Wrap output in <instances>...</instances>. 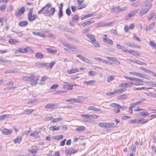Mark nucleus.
<instances>
[{
	"instance_id": "nucleus-1",
	"label": "nucleus",
	"mask_w": 156,
	"mask_h": 156,
	"mask_svg": "<svg viewBox=\"0 0 156 156\" xmlns=\"http://www.w3.org/2000/svg\"><path fill=\"white\" fill-rule=\"evenodd\" d=\"M51 6L52 5L50 3L47 4L44 7H43L41 9L38 11V14H40L42 12H43V13L44 14L49 13V9L51 7Z\"/></svg>"
},
{
	"instance_id": "nucleus-2",
	"label": "nucleus",
	"mask_w": 156,
	"mask_h": 156,
	"mask_svg": "<svg viewBox=\"0 0 156 156\" xmlns=\"http://www.w3.org/2000/svg\"><path fill=\"white\" fill-rule=\"evenodd\" d=\"M98 125L101 127L108 129L115 127V123L114 122H112L111 123L106 122H99Z\"/></svg>"
},
{
	"instance_id": "nucleus-3",
	"label": "nucleus",
	"mask_w": 156,
	"mask_h": 156,
	"mask_svg": "<svg viewBox=\"0 0 156 156\" xmlns=\"http://www.w3.org/2000/svg\"><path fill=\"white\" fill-rule=\"evenodd\" d=\"M131 83L132 84V85L135 86L143 85L144 82L142 80L136 78H133L131 82Z\"/></svg>"
},
{
	"instance_id": "nucleus-4",
	"label": "nucleus",
	"mask_w": 156,
	"mask_h": 156,
	"mask_svg": "<svg viewBox=\"0 0 156 156\" xmlns=\"http://www.w3.org/2000/svg\"><path fill=\"white\" fill-rule=\"evenodd\" d=\"M151 6V4H150L149 5L148 7H147L143 5V7L140 10L139 13L140 16H142L146 13L150 9Z\"/></svg>"
},
{
	"instance_id": "nucleus-5",
	"label": "nucleus",
	"mask_w": 156,
	"mask_h": 156,
	"mask_svg": "<svg viewBox=\"0 0 156 156\" xmlns=\"http://www.w3.org/2000/svg\"><path fill=\"white\" fill-rule=\"evenodd\" d=\"M33 10L30 9V12L28 13L27 17L29 21H33L36 19V16L35 14L32 15Z\"/></svg>"
},
{
	"instance_id": "nucleus-6",
	"label": "nucleus",
	"mask_w": 156,
	"mask_h": 156,
	"mask_svg": "<svg viewBox=\"0 0 156 156\" xmlns=\"http://www.w3.org/2000/svg\"><path fill=\"white\" fill-rule=\"evenodd\" d=\"M25 11V9L24 7H21L20 9L17 10L15 13V16L17 17H20Z\"/></svg>"
},
{
	"instance_id": "nucleus-7",
	"label": "nucleus",
	"mask_w": 156,
	"mask_h": 156,
	"mask_svg": "<svg viewBox=\"0 0 156 156\" xmlns=\"http://www.w3.org/2000/svg\"><path fill=\"white\" fill-rule=\"evenodd\" d=\"M58 106V105L57 104H49L46 105L45 106V108L47 109H56L59 108Z\"/></svg>"
},
{
	"instance_id": "nucleus-8",
	"label": "nucleus",
	"mask_w": 156,
	"mask_h": 156,
	"mask_svg": "<svg viewBox=\"0 0 156 156\" xmlns=\"http://www.w3.org/2000/svg\"><path fill=\"white\" fill-rule=\"evenodd\" d=\"M129 73L133 75L142 78H147L145 77V76L144 75L140 73L136 72H129Z\"/></svg>"
},
{
	"instance_id": "nucleus-9",
	"label": "nucleus",
	"mask_w": 156,
	"mask_h": 156,
	"mask_svg": "<svg viewBox=\"0 0 156 156\" xmlns=\"http://www.w3.org/2000/svg\"><path fill=\"white\" fill-rule=\"evenodd\" d=\"M76 150L72 148H71L66 150L65 151V152L66 154L67 155H69L76 153Z\"/></svg>"
},
{
	"instance_id": "nucleus-10",
	"label": "nucleus",
	"mask_w": 156,
	"mask_h": 156,
	"mask_svg": "<svg viewBox=\"0 0 156 156\" xmlns=\"http://www.w3.org/2000/svg\"><path fill=\"white\" fill-rule=\"evenodd\" d=\"M35 79L34 76H25L22 77V79L25 81H31Z\"/></svg>"
},
{
	"instance_id": "nucleus-11",
	"label": "nucleus",
	"mask_w": 156,
	"mask_h": 156,
	"mask_svg": "<svg viewBox=\"0 0 156 156\" xmlns=\"http://www.w3.org/2000/svg\"><path fill=\"white\" fill-rule=\"evenodd\" d=\"M2 132L4 134L11 135L12 132V130L11 129H8L6 128H5L2 130Z\"/></svg>"
},
{
	"instance_id": "nucleus-12",
	"label": "nucleus",
	"mask_w": 156,
	"mask_h": 156,
	"mask_svg": "<svg viewBox=\"0 0 156 156\" xmlns=\"http://www.w3.org/2000/svg\"><path fill=\"white\" fill-rule=\"evenodd\" d=\"M83 1V0L81 1L80 0H77V2L78 4V6L79 7L78 9H81L85 7L86 6L85 5L82 4Z\"/></svg>"
},
{
	"instance_id": "nucleus-13",
	"label": "nucleus",
	"mask_w": 156,
	"mask_h": 156,
	"mask_svg": "<svg viewBox=\"0 0 156 156\" xmlns=\"http://www.w3.org/2000/svg\"><path fill=\"white\" fill-rule=\"evenodd\" d=\"M153 0H145L144 2V3L143 4V5L147 7H148L149 5L151 4V9L152 6V4H151V2Z\"/></svg>"
},
{
	"instance_id": "nucleus-14",
	"label": "nucleus",
	"mask_w": 156,
	"mask_h": 156,
	"mask_svg": "<svg viewBox=\"0 0 156 156\" xmlns=\"http://www.w3.org/2000/svg\"><path fill=\"white\" fill-rule=\"evenodd\" d=\"M40 131H36L33 132L30 134V136L34 137L35 138L37 139L39 137V133H40Z\"/></svg>"
},
{
	"instance_id": "nucleus-15",
	"label": "nucleus",
	"mask_w": 156,
	"mask_h": 156,
	"mask_svg": "<svg viewBox=\"0 0 156 156\" xmlns=\"http://www.w3.org/2000/svg\"><path fill=\"white\" fill-rule=\"evenodd\" d=\"M66 102H71L72 103L76 102L77 103H82V102L81 101L75 99H67L66 100Z\"/></svg>"
},
{
	"instance_id": "nucleus-16",
	"label": "nucleus",
	"mask_w": 156,
	"mask_h": 156,
	"mask_svg": "<svg viewBox=\"0 0 156 156\" xmlns=\"http://www.w3.org/2000/svg\"><path fill=\"white\" fill-rule=\"evenodd\" d=\"M110 23H107L104 22H100L97 24V27H100L107 26L109 25Z\"/></svg>"
},
{
	"instance_id": "nucleus-17",
	"label": "nucleus",
	"mask_w": 156,
	"mask_h": 156,
	"mask_svg": "<svg viewBox=\"0 0 156 156\" xmlns=\"http://www.w3.org/2000/svg\"><path fill=\"white\" fill-rule=\"evenodd\" d=\"M120 10H121L120 7H115L111 9V11L112 12L114 13H119L120 12Z\"/></svg>"
},
{
	"instance_id": "nucleus-18",
	"label": "nucleus",
	"mask_w": 156,
	"mask_h": 156,
	"mask_svg": "<svg viewBox=\"0 0 156 156\" xmlns=\"http://www.w3.org/2000/svg\"><path fill=\"white\" fill-rule=\"evenodd\" d=\"M79 71V70L77 68L72 69L69 70L67 71V73L69 74H72L73 73H75Z\"/></svg>"
},
{
	"instance_id": "nucleus-19",
	"label": "nucleus",
	"mask_w": 156,
	"mask_h": 156,
	"mask_svg": "<svg viewBox=\"0 0 156 156\" xmlns=\"http://www.w3.org/2000/svg\"><path fill=\"white\" fill-rule=\"evenodd\" d=\"M126 90V89L124 88H119L117 90H115V93H116V94H120L122 93L123 92H124L125 90Z\"/></svg>"
},
{
	"instance_id": "nucleus-20",
	"label": "nucleus",
	"mask_w": 156,
	"mask_h": 156,
	"mask_svg": "<svg viewBox=\"0 0 156 156\" xmlns=\"http://www.w3.org/2000/svg\"><path fill=\"white\" fill-rule=\"evenodd\" d=\"M63 44L66 47L68 48H69L71 49H76L77 48L76 47L72 45L71 44H69L67 43H63Z\"/></svg>"
},
{
	"instance_id": "nucleus-21",
	"label": "nucleus",
	"mask_w": 156,
	"mask_h": 156,
	"mask_svg": "<svg viewBox=\"0 0 156 156\" xmlns=\"http://www.w3.org/2000/svg\"><path fill=\"white\" fill-rule=\"evenodd\" d=\"M86 36L91 41V43L96 40L94 36L92 34H87Z\"/></svg>"
},
{
	"instance_id": "nucleus-22",
	"label": "nucleus",
	"mask_w": 156,
	"mask_h": 156,
	"mask_svg": "<svg viewBox=\"0 0 156 156\" xmlns=\"http://www.w3.org/2000/svg\"><path fill=\"white\" fill-rule=\"evenodd\" d=\"M110 106L112 108H114L120 109L121 107V105H120L115 103L111 104L110 105Z\"/></svg>"
},
{
	"instance_id": "nucleus-23",
	"label": "nucleus",
	"mask_w": 156,
	"mask_h": 156,
	"mask_svg": "<svg viewBox=\"0 0 156 156\" xmlns=\"http://www.w3.org/2000/svg\"><path fill=\"white\" fill-rule=\"evenodd\" d=\"M94 22V21L93 20L88 21L83 23L81 25L83 27H84L86 26H88L90 25L91 23H93Z\"/></svg>"
},
{
	"instance_id": "nucleus-24",
	"label": "nucleus",
	"mask_w": 156,
	"mask_h": 156,
	"mask_svg": "<svg viewBox=\"0 0 156 156\" xmlns=\"http://www.w3.org/2000/svg\"><path fill=\"white\" fill-rule=\"evenodd\" d=\"M127 98V95L126 94H124L122 95L119 96L117 98V99L119 100H124L126 99Z\"/></svg>"
},
{
	"instance_id": "nucleus-25",
	"label": "nucleus",
	"mask_w": 156,
	"mask_h": 156,
	"mask_svg": "<svg viewBox=\"0 0 156 156\" xmlns=\"http://www.w3.org/2000/svg\"><path fill=\"white\" fill-rule=\"evenodd\" d=\"M9 42L12 44H15L19 42V41L14 39L10 38L9 41Z\"/></svg>"
},
{
	"instance_id": "nucleus-26",
	"label": "nucleus",
	"mask_w": 156,
	"mask_h": 156,
	"mask_svg": "<svg viewBox=\"0 0 156 156\" xmlns=\"http://www.w3.org/2000/svg\"><path fill=\"white\" fill-rule=\"evenodd\" d=\"M96 83L95 80H90L88 81H85L83 82L84 83H85L88 85H93Z\"/></svg>"
},
{
	"instance_id": "nucleus-27",
	"label": "nucleus",
	"mask_w": 156,
	"mask_h": 156,
	"mask_svg": "<svg viewBox=\"0 0 156 156\" xmlns=\"http://www.w3.org/2000/svg\"><path fill=\"white\" fill-rule=\"evenodd\" d=\"M63 118L62 117H58L57 118H54L51 121V122L55 123L57 122H59L60 121L62 120Z\"/></svg>"
},
{
	"instance_id": "nucleus-28",
	"label": "nucleus",
	"mask_w": 156,
	"mask_h": 156,
	"mask_svg": "<svg viewBox=\"0 0 156 156\" xmlns=\"http://www.w3.org/2000/svg\"><path fill=\"white\" fill-rule=\"evenodd\" d=\"M49 129L50 130L52 131H54L55 130H59L60 129V127L55 126H51L49 127Z\"/></svg>"
},
{
	"instance_id": "nucleus-29",
	"label": "nucleus",
	"mask_w": 156,
	"mask_h": 156,
	"mask_svg": "<svg viewBox=\"0 0 156 156\" xmlns=\"http://www.w3.org/2000/svg\"><path fill=\"white\" fill-rule=\"evenodd\" d=\"M134 63H135L140 65H145V66L147 65V64L146 63L142 62L138 60L134 59Z\"/></svg>"
},
{
	"instance_id": "nucleus-30",
	"label": "nucleus",
	"mask_w": 156,
	"mask_h": 156,
	"mask_svg": "<svg viewBox=\"0 0 156 156\" xmlns=\"http://www.w3.org/2000/svg\"><path fill=\"white\" fill-rule=\"evenodd\" d=\"M73 86H71L69 84H66L63 86V88L68 90H71L73 89Z\"/></svg>"
},
{
	"instance_id": "nucleus-31",
	"label": "nucleus",
	"mask_w": 156,
	"mask_h": 156,
	"mask_svg": "<svg viewBox=\"0 0 156 156\" xmlns=\"http://www.w3.org/2000/svg\"><path fill=\"white\" fill-rule=\"evenodd\" d=\"M129 53L130 54L132 55H133L136 56H140V53H139L138 52L135 51L133 50L129 51Z\"/></svg>"
},
{
	"instance_id": "nucleus-32",
	"label": "nucleus",
	"mask_w": 156,
	"mask_h": 156,
	"mask_svg": "<svg viewBox=\"0 0 156 156\" xmlns=\"http://www.w3.org/2000/svg\"><path fill=\"white\" fill-rule=\"evenodd\" d=\"M114 76L113 75H110L107 77V82H110L112 81L114 79Z\"/></svg>"
},
{
	"instance_id": "nucleus-33",
	"label": "nucleus",
	"mask_w": 156,
	"mask_h": 156,
	"mask_svg": "<svg viewBox=\"0 0 156 156\" xmlns=\"http://www.w3.org/2000/svg\"><path fill=\"white\" fill-rule=\"evenodd\" d=\"M22 137L21 136L18 137L14 139L13 141L15 144L20 143L22 140Z\"/></svg>"
},
{
	"instance_id": "nucleus-34",
	"label": "nucleus",
	"mask_w": 156,
	"mask_h": 156,
	"mask_svg": "<svg viewBox=\"0 0 156 156\" xmlns=\"http://www.w3.org/2000/svg\"><path fill=\"white\" fill-rule=\"evenodd\" d=\"M93 46L95 48H98L100 47L99 44L96 41V40L91 42Z\"/></svg>"
},
{
	"instance_id": "nucleus-35",
	"label": "nucleus",
	"mask_w": 156,
	"mask_h": 156,
	"mask_svg": "<svg viewBox=\"0 0 156 156\" xmlns=\"http://www.w3.org/2000/svg\"><path fill=\"white\" fill-rule=\"evenodd\" d=\"M85 127L83 126H80L75 129V130L77 131H82L85 130Z\"/></svg>"
},
{
	"instance_id": "nucleus-36",
	"label": "nucleus",
	"mask_w": 156,
	"mask_h": 156,
	"mask_svg": "<svg viewBox=\"0 0 156 156\" xmlns=\"http://www.w3.org/2000/svg\"><path fill=\"white\" fill-rule=\"evenodd\" d=\"M28 24L27 21H23L19 23V25L20 27H24L27 26Z\"/></svg>"
},
{
	"instance_id": "nucleus-37",
	"label": "nucleus",
	"mask_w": 156,
	"mask_h": 156,
	"mask_svg": "<svg viewBox=\"0 0 156 156\" xmlns=\"http://www.w3.org/2000/svg\"><path fill=\"white\" fill-rule=\"evenodd\" d=\"M139 11V9H136L131 12L129 13L130 16L131 17L134 16Z\"/></svg>"
},
{
	"instance_id": "nucleus-38",
	"label": "nucleus",
	"mask_w": 156,
	"mask_h": 156,
	"mask_svg": "<svg viewBox=\"0 0 156 156\" xmlns=\"http://www.w3.org/2000/svg\"><path fill=\"white\" fill-rule=\"evenodd\" d=\"M47 63L44 62L41 63L38 62L36 63L37 66H39L40 67L46 66H47Z\"/></svg>"
},
{
	"instance_id": "nucleus-39",
	"label": "nucleus",
	"mask_w": 156,
	"mask_h": 156,
	"mask_svg": "<svg viewBox=\"0 0 156 156\" xmlns=\"http://www.w3.org/2000/svg\"><path fill=\"white\" fill-rule=\"evenodd\" d=\"M128 122L130 124H138V119H136L132 120H129Z\"/></svg>"
},
{
	"instance_id": "nucleus-40",
	"label": "nucleus",
	"mask_w": 156,
	"mask_h": 156,
	"mask_svg": "<svg viewBox=\"0 0 156 156\" xmlns=\"http://www.w3.org/2000/svg\"><path fill=\"white\" fill-rule=\"evenodd\" d=\"M148 120L144 119H138V124L140 123L141 124H144L147 122Z\"/></svg>"
},
{
	"instance_id": "nucleus-41",
	"label": "nucleus",
	"mask_w": 156,
	"mask_h": 156,
	"mask_svg": "<svg viewBox=\"0 0 156 156\" xmlns=\"http://www.w3.org/2000/svg\"><path fill=\"white\" fill-rule=\"evenodd\" d=\"M86 18H88L90 17H93L96 16L95 12H93L92 13L88 14L85 15Z\"/></svg>"
},
{
	"instance_id": "nucleus-42",
	"label": "nucleus",
	"mask_w": 156,
	"mask_h": 156,
	"mask_svg": "<svg viewBox=\"0 0 156 156\" xmlns=\"http://www.w3.org/2000/svg\"><path fill=\"white\" fill-rule=\"evenodd\" d=\"M145 94L148 96L153 97L156 98V94L151 92L146 93Z\"/></svg>"
},
{
	"instance_id": "nucleus-43",
	"label": "nucleus",
	"mask_w": 156,
	"mask_h": 156,
	"mask_svg": "<svg viewBox=\"0 0 156 156\" xmlns=\"http://www.w3.org/2000/svg\"><path fill=\"white\" fill-rule=\"evenodd\" d=\"M79 17V16L78 15H74L72 18V21L75 23L77 22L78 20Z\"/></svg>"
},
{
	"instance_id": "nucleus-44",
	"label": "nucleus",
	"mask_w": 156,
	"mask_h": 156,
	"mask_svg": "<svg viewBox=\"0 0 156 156\" xmlns=\"http://www.w3.org/2000/svg\"><path fill=\"white\" fill-rule=\"evenodd\" d=\"M104 42L110 45H112L113 44V41L109 38L107 39Z\"/></svg>"
},
{
	"instance_id": "nucleus-45",
	"label": "nucleus",
	"mask_w": 156,
	"mask_h": 156,
	"mask_svg": "<svg viewBox=\"0 0 156 156\" xmlns=\"http://www.w3.org/2000/svg\"><path fill=\"white\" fill-rule=\"evenodd\" d=\"M39 80V78L38 77L35 80L33 81L32 82H31V84L32 85H35L37 83V82Z\"/></svg>"
},
{
	"instance_id": "nucleus-46",
	"label": "nucleus",
	"mask_w": 156,
	"mask_h": 156,
	"mask_svg": "<svg viewBox=\"0 0 156 156\" xmlns=\"http://www.w3.org/2000/svg\"><path fill=\"white\" fill-rule=\"evenodd\" d=\"M155 22H153L148 27L146 28V30H149L151 29H152L154 26Z\"/></svg>"
},
{
	"instance_id": "nucleus-47",
	"label": "nucleus",
	"mask_w": 156,
	"mask_h": 156,
	"mask_svg": "<svg viewBox=\"0 0 156 156\" xmlns=\"http://www.w3.org/2000/svg\"><path fill=\"white\" fill-rule=\"evenodd\" d=\"M55 61H52L50 63L49 65L47 66L50 69H51L53 66L55 64Z\"/></svg>"
},
{
	"instance_id": "nucleus-48",
	"label": "nucleus",
	"mask_w": 156,
	"mask_h": 156,
	"mask_svg": "<svg viewBox=\"0 0 156 156\" xmlns=\"http://www.w3.org/2000/svg\"><path fill=\"white\" fill-rule=\"evenodd\" d=\"M55 11V9L54 8L52 7L50 9V11H49L50 15L51 16H53Z\"/></svg>"
},
{
	"instance_id": "nucleus-49",
	"label": "nucleus",
	"mask_w": 156,
	"mask_h": 156,
	"mask_svg": "<svg viewBox=\"0 0 156 156\" xmlns=\"http://www.w3.org/2000/svg\"><path fill=\"white\" fill-rule=\"evenodd\" d=\"M26 49H27L26 50V53L27 52H29L30 53H34V50L30 48H26Z\"/></svg>"
},
{
	"instance_id": "nucleus-50",
	"label": "nucleus",
	"mask_w": 156,
	"mask_h": 156,
	"mask_svg": "<svg viewBox=\"0 0 156 156\" xmlns=\"http://www.w3.org/2000/svg\"><path fill=\"white\" fill-rule=\"evenodd\" d=\"M55 138H53V139L55 140H60L62 139L63 138V136L62 135H60L58 136H56L54 137Z\"/></svg>"
},
{
	"instance_id": "nucleus-51",
	"label": "nucleus",
	"mask_w": 156,
	"mask_h": 156,
	"mask_svg": "<svg viewBox=\"0 0 156 156\" xmlns=\"http://www.w3.org/2000/svg\"><path fill=\"white\" fill-rule=\"evenodd\" d=\"M26 49H26V48L24 49L23 48H20L18 49L19 53H26Z\"/></svg>"
},
{
	"instance_id": "nucleus-52",
	"label": "nucleus",
	"mask_w": 156,
	"mask_h": 156,
	"mask_svg": "<svg viewBox=\"0 0 156 156\" xmlns=\"http://www.w3.org/2000/svg\"><path fill=\"white\" fill-rule=\"evenodd\" d=\"M83 62H86L87 63L90 64H92V63L91 62V61L89 60V59H88L87 58L85 57L84 59H83Z\"/></svg>"
},
{
	"instance_id": "nucleus-53",
	"label": "nucleus",
	"mask_w": 156,
	"mask_h": 156,
	"mask_svg": "<svg viewBox=\"0 0 156 156\" xmlns=\"http://www.w3.org/2000/svg\"><path fill=\"white\" fill-rule=\"evenodd\" d=\"M36 57L38 58L41 59L43 58V55L41 53H38L36 54Z\"/></svg>"
},
{
	"instance_id": "nucleus-54",
	"label": "nucleus",
	"mask_w": 156,
	"mask_h": 156,
	"mask_svg": "<svg viewBox=\"0 0 156 156\" xmlns=\"http://www.w3.org/2000/svg\"><path fill=\"white\" fill-rule=\"evenodd\" d=\"M139 114L140 116H148L149 115L147 112H140L139 113Z\"/></svg>"
},
{
	"instance_id": "nucleus-55",
	"label": "nucleus",
	"mask_w": 156,
	"mask_h": 156,
	"mask_svg": "<svg viewBox=\"0 0 156 156\" xmlns=\"http://www.w3.org/2000/svg\"><path fill=\"white\" fill-rule=\"evenodd\" d=\"M33 111V110L32 109H30L29 110H25L23 112V114H26L28 115H29Z\"/></svg>"
},
{
	"instance_id": "nucleus-56",
	"label": "nucleus",
	"mask_w": 156,
	"mask_h": 156,
	"mask_svg": "<svg viewBox=\"0 0 156 156\" xmlns=\"http://www.w3.org/2000/svg\"><path fill=\"white\" fill-rule=\"evenodd\" d=\"M81 116L82 117H85L86 119H88L90 117H91V115H86V114H81Z\"/></svg>"
},
{
	"instance_id": "nucleus-57",
	"label": "nucleus",
	"mask_w": 156,
	"mask_h": 156,
	"mask_svg": "<svg viewBox=\"0 0 156 156\" xmlns=\"http://www.w3.org/2000/svg\"><path fill=\"white\" fill-rule=\"evenodd\" d=\"M88 74L90 76H94L97 74V73L95 71H89Z\"/></svg>"
},
{
	"instance_id": "nucleus-58",
	"label": "nucleus",
	"mask_w": 156,
	"mask_h": 156,
	"mask_svg": "<svg viewBox=\"0 0 156 156\" xmlns=\"http://www.w3.org/2000/svg\"><path fill=\"white\" fill-rule=\"evenodd\" d=\"M59 10V11L58 12V14L59 16V18H60L62 16V10H61V9Z\"/></svg>"
},
{
	"instance_id": "nucleus-59",
	"label": "nucleus",
	"mask_w": 156,
	"mask_h": 156,
	"mask_svg": "<svg viewBox=\"0 0 156 156\" xmlns=\"http://www.w3.org/2000/svg\"><path fill=\"white\" fill-rule=\"evenodd\" d=\"M0 62H3L4 63H7L10 64L11 62L10 61L7 60H3L0 58Z\"/></svg>"
},
{
	"instance_id": "nucleus-60",
	"label": "nucleus",
	"mask_w": 156,
	"mask_h": 156,
	"mask_svg": "<svg viewBox=\"0 0 156 156\" xmlns=\"http://www.w3.org/2000/svg\"><path fill=\"white\" fill-rule=\"evenodd\" d=\"M122 50L124 52H129V50H127L126 49V48L124 46H122Z\"/></svg>"
},
{
	"instance_id": "nucleus-61",
	"label": "nucleus",
	"mask_w": 156,
	"mask_h": 156,
	"mask_svg": "<svg viewBox=\"0 0 156 156\" xmlns=\"http://www.w3.org/2000/svg\"><path fill=\"white\" fill-rule=\"evenodd\" d=\"M145 100V99L144 98H142L139 101H138L137 102H136L135 103H136V105L140 104H141Z\"/></svg>"
},
{
	"instance_id": "nucleus-62",
	"label": "nucleus",
	"mask_w": 156,
	"mask_h": 156,
	"mask_svg": "<svg viewBox=\"0 0 156 156\" xmlns=\"http://www.w3.org/2000/svg\"><path fill=\"white\" fill-rule=\"evenodd\" d=\"M150 44L154 48L156 49V44L153 41H150Z\"/></svg>"
},
{
	"instance_id": "nucleus-63",
	"label": "nucleus",
	"mask_w": 156,
	"mask_h": 156,
	"mask_svg": "<svg viewBox=\"0 0 156 156\" xmlns=\"http://www.w3.org/2000/svg\"><path fill=\"white\" fill-rule=\"evenodd\" d=\"M76 57L79 58L81 60L83 61V59L85 57L83 56L82 55L80 54H78L76 55Z\"/></svg>"
},
{
	"instance_id": "nucleus-64",
	"label": "nucleus",
	"mask_w": 156,
	"mask_h": 156,
	"mask_svg": "<svg viewBox=\"0 0 156 156\" xmlns=\"http://www.w3.org/2000/svg\"><path fill=\"white\" fill-rule=\"evenodd\" d=\"M13 6L12 5L9 6L7 9V11L8 12H11L13 10Z\"/></svg>"
}]
</instances>
